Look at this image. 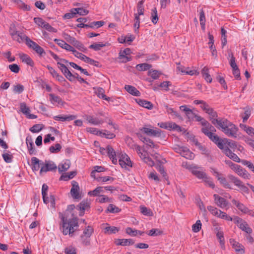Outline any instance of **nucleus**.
<instances>
[{
  "instance_id": "obj_28",
  "label": "nucleus",
  "mask_w": 254,
  "mask_h": 254,
  "mask_svg": "<svg viewBox=\"0 0 254 254\" xmlns=\"http://www.w3.org/2000/svg\"><path fill=\"white\" fill-rule=\"evenodd\" d=\"M125 88L129 93L133 96H139L140 94V92L135 87L131 85H126Z\"/></svg>"
},
{
  "instance_id": "obj_50",
  "label": "nucleus",
  "mask_w": 254,
  "mask_h": 254,
  "mask_svg": "<svg viewBox=\"0 0 254 254\" xmlns=\"http://www.w3.org/2000/svg\"><path fill=\"white\" fill-rule=\"evenodd\" d=\"M80 211H85L90 207V203L87 200L82 201L78 205Z\"/></svg>"
},
{
  "instance_id": "obj_57",
  "label": "nucleus",
  "mask_w": 254,
  "mask_h": 254,
  "mask_svg": "<svg viewBox=\"0 0 254 254\" xmlns=\"http://www.w3.org/2000/svg\"><path fill=\"white\" fill-rule=\"evenodd\" d=\"M229 56L231 57V59L229 62L230 65L233 69L238 68V67L236 63L235 58L234 57L232 53L229 54Z\"/></svg>"
},
{
  "instance_id": "obj_58",
  "label": "nucleus",
  "mask_w": 254,
  "mask_h": 254,
  "mask_svg": "<svg viewBox=\"0 0 254 254\" xmlns=\"http://www.w3.org/2000/svg\"><path fill=\"white\" fill-rule=\"evenodd\" d=\"M93 233V229L91 226H88L84 230L82 235L87 236V237H90Z\"/></svg>"
},
{
  "instance_id": "obj_34",
  "label": "nucleus",
  "mask_w": 254,
  "mask_h": 254,
  "mask_svg": "<svg viewBox=\"0 0 254 254\" xmlns=\"http://www.w3.org/2000/svg\"><path fill=\"white\" fill-rule=\"evenodd\" d=\"M26 141L29 154L30 155L35 154L36 151L34 147V144L32 139H28V138H26Z\"/></svg>"
},
{
  "instance_id": "obj_1",
  "label": "nucleus",
  "mask_w": 254,
  "mask_h": 254,
  "mask_svg": "<svg viewBox=\"0 0 254 254\" xmlns=\"http://www.w3.org/2000/svg\"><path fill=\"white\" fill-rule=\"evenodd\" d=\"M61 219L62 221L63 233L64 235L68 234L70 237L73 236V233L75 231L74 227H78L77 220L76 219H72L67 220L63 215H61Z\"/></svg>"
},
{
  "instance_id": "obj_41",
  "label": "nucleus",
  "mask_w": 254,
  "mask_h": 254,
  "mask_svg": "<svg viewBox=\"0 0 254 254\" xmlns=\"http://www.w3.org/2000/svg\"><path fill=\"white\" fill-rule=\"evenodd\" d=\"M151 21L153 24H156L158 21L157 10L156 7L151 10Z\"/></svg>"
},
{
  "instance_id": "obj_32",
  "label": "nucleus",
  "mask_w": 254,
  "mask_h": 254,
  "mask_svg": "<svg viewBox=\"0 0 254 254\" xmlns=\"http://www.w3.org/2000/svg\"><path fill=\"white\" fill-rule=\"evenodd\" d=\"M238 226L240 229L246 232L247 234H250L252 233V229L250 227L249 224L246 221Z\"/></svg>"
},
{
  "instance_id": "obj_15",
  "label": "nucleus",
  "mask_w": 254,
  "mask_h": 254,
  "mask_svg": "<svg viewBox=\"0 0 254 254\" xmlns=\"http://www.w3.org/2000/svg\"><path fill=\"white\" fill-rule=\"evenodd\" d=\"M131 53V50L129 48H126L123 51H121L119 53V58L122 60L123 63H127L131 61V58L127 56Z\"/></svg>"
},
{
  "instance_id": "obj_53",
  "label": "nucleus",
  "mask_w": 254,
  "mask_h": 254,
  "mask_svg": "<svg viewBox=\"0 0 254 254\" xmlns=\"http://www.w3.org/2000/svg\"><path fill=\"white\" fill-rule=\"evenodd\" d=\"M121 209L119 208V207H117L114 204H110L109 206L108 207L107 211L108 212L113 213H118L120 212Z\"/></svg>"
},
{
  "instance_id": "obj_13",
  "label": "nucleus",
  "mask_w": 254,
  "mask_h": 254,
  "mask_svg": "<svg viewBox=\"0 0 254 254\" xmlns=\"http://www.w3.org/2000/svg\"><path fill=\"white\" fill-rule=\"evenodd\" d=\"M20 108L21 112L25 115L29 119H34L37 118V116L34 114L30 113V110L28 107L27 106L25 103H21L20 105Z\"/></svg>"
},
{
  "instance_id": "obj_49",
  "label": "nucleus",
  "mask_w": 254,
  "mask_h": 254,
  "mask_svg": "<svg viewBox=\"0 0 254 254\" xmlns=\"http://www.w3.org/2000/svg\"><path fill=\"white\" fill-rule=\"evenodd\" d=\"M104 90L102 88H98L97 90L95 91L96 95L99 98H101L104 100L108 101L109 100V98H107L106 96L104 94Z\"/></svg>"
},
{
  "instance_id": "obj_59",
  "label": "nucleus",
  "mask_w": 254,
  "mask_h": 254,
  "mask_svg": "<svg viewBox=\"0 0 254 254\" xmlns=\"http://www.w3.org/2000/svg\"><path fill=\"white\" fill-rule=\"evenodd\" d=\"M201 228V223L200 220H198L196 223L192 226V230L195 233L198 232Z\"/></svg>"
},
{
  "instance_id": "obj_43",
  "label": "nucleus",
  "mask_w": 254,
  "mask_h": 254,
  "mask_svg": "<svg viewBox=\"0 0 254 254\" xmlns=\"http://www.w3.org/2000/svg\"><path fill=\"white\" fill-rule=\"evenodd\" d=\"M76 175V172L71 171L69 173H67L65 175H62L60 177V180L67 181L70 179L73 178Z\"/></svg>"
},
{
  "instance_id": "obj_31",
  "label": "nucleus",
  "mask_w": 254,
  "mask_h": 254,
  "mask_svg": "<svg viewBox=\"0 0 254 254\" xmlns=\"http://www.w3.org/2000/svg\"><path fill=\"white\" fill-rule=\"evenodd\" d=\"M119 231V228L115 226H107L104 229V233L105 234L110 235L116 234Z\"/></svg>"
},
{
  "instance_id": "obj_48",
  "label": "nucleus",
  "mask_w": 254,
  "mask_h": 254,
  "mask_svg": "<svg viewBox=\"0 0 254 254\" xmlns=\"http://www.w3.org/2000/svg\"><path fill=\"white\" fill-rule=\"evenodd\" d=\"M16 1L18 7L23 10L28 11L30 10V6L27 4H26L21 0H16Z\"/></svg>"
},
{
  "instance_id": "obj_45",
  "label": "nucleus",
  "mask_w": 254,
  "mask_h": 254,
  "mask_svg": "<svg viewBox=\"0 0 254 254\" xmlns=\"http://www.w3.org/2000/svg\"><path fill=\"white\" fill-rule=\"evenodd\" d=\"M128 146L132 149L135 150L136 152H139L140 146L134 143L131 139L128 138L127 140Z\"/></svg>"
},
{
  "instance_id": "obj_6",
  "label": "nucleus",
  "mask_w": 254,
  "mask_h": 254,
  "mask_svg": "<svg viewBox=\"0 0 254 254\" xmlns=\"http://www.w3.org/2000/svg\"><path fill=\"white\" fill-rule=\"evenodd\" d=\"M228 177L230 182L233 183L236 186L238 187L242 191L246 193L249 192L248 188L245 186L243 182L238 178L232 175H228Z\"/></svg>"
},
{
  "instance_id": "obj_33",
  "label": "nucleus",
  "mask_w": 254,
  "mask_h": 254,
  "mask_svg": "<svg viewBox=\"0 0 254 254\" xmlns=\"http://www.w3.org/2000/svg\"><path fill=\"white\" fill-rule=\"evenodd\" d=\"M70 162L66 160L64 163L60 164L58 166V170L60 172H64L67 170L70 167Z\"/></svg>"
},
{
  "instance_id": "obj_21",
  "label": "nucleus",
  "mask_w": 254,
  "mask_h": 254,
  "mask_svg": "<svg viewBox=\"0 0 254 254\" xmlns=\"http://www.w3.org/2000/svg\"><path fill=\"white\" fill-rule=\"evenodd\" d=\"M32 169L33 171H38L42 166L43 165V162L40 161L39 159L33 157L31 158Z\"/></svg>"
},
{
  "instance_id": "obj_54",
  "label": "nucleus",
  "mask_w": 254,
  "mask_h": 254,
  "mask_svg": "<svg viewBox=\"0 0 254 254\" xmlns=\"http://www.w3.org/2000/svg\"><path fill=\"white\" fill-rule=\"evenodd\" d=\"M62 149V146L59 143H57L55 146H51L49 148V150L52 153H56L60 151Z\"/></svg>"
},
{
  "instance_id": "obj_8",
  "label": "nucleus",
  "mask_w": 254,
  "mask_h": 254,
  "mask_svg": "<svg viewBox=\"0 0 254 254\" xmlns=\"http://www.w3.org/2000/svg\"><path fill=\"white\" fill-rule=\"evenodd\" d=\"M57 167L56 165L51 161H45V162H43V166H41L40 170V174L43 173H46L48 171H52L56 170Z\"/></svg>"
},
{
  "instance_id": "obj_29",
  "label": "nucleus",
  "mask_w": 254,
  "mask_h": 254,
  "mask_svg": "<svg viewBox=\"0 0 254 254\" xmlns=\"http://www.w3.org/2000/svg\"><path fill=\"white\" fill-rule=\"evenodd\" d=\"M230 243L232 244L233 247L235 251L240 252L241 254L244 253V247L233 239H230Z\"/></svg>"
},
{
  "instance_id": "obj_63",
  "label": "nucleus",
  "mask_w": 254,
  "mask_h": 254,
  "mask_svg": "<svg viewBox=\"0 0 254 254\" xmlns=\"http://www.w3.org/2000/svg\"><path fill=\"white\" fill-rule=\"evenodd\" d=\"M143 4V0L140 1L138 2V4H137L138 13H136V14H138L139 15H143L144 8Z\"/></svg>"
},
{
  "instance_id": "obj_16",
  "label": "nucleus",
  "mask_w": 254,
  "mask_h": 254,
  "mask_svg": "<svg viewBox=\"0 0 254 254\" xmlns=\"http://www.w3.org/2000/svg\"><path fill=\"white\" fill-rule=\"evenodd\" d=\"M60 47L64 49L67 51L72 52L74 54L75 50L72 46L66 43L64 40L55 39L54 40Z\"/></svg>"
},
{
  "instance_id": "obj_27",
  "label": "nucleus",
  "mask_w": 254,
  "mask_h": 254,
  "mask_svg": "<svg viewBox=\"0 0 254 254\" xmlns=\"http://www.w3.org/2000/svg\"><path fill=\"white\" fill-rule=\"evenodd\" d=\"M201 74L204 79L209 83L212 82V79L209 74V68L207 66H204L201 70Z\"/></svg>"
},
{
  "instance_id": "obj_47",
  "label": "nucleus",
  "mask_w": 254,
  "mask_h": 254,
  "mask_svg": "<svg viewBox=\"0 0 254 254\" xmlns=\"http://www.w3.org/2000/svg\"><path fill=\"white\" fill-rule=\"evenodd\" d=\"M12 38L13 39L17 41L18 42H20L21 41L23 40V39H25L26 36H24L23 37H22L21 36L19 35V34H18V32L17 31H13L10 33Z\"/></svg>"
},
{
  "instance_id": "obj_3",
  "label": "nucleus",
  "mask_w": 254,
  "mask_h": 254,
  "mask_svg": "<svg viewBox=\"0 0 254 254\" xmlns=\"http://www.w3.org/2000/svg\"><path fill=\"white\" fill-rule=\"evenodd\" d=\"M238 128L232 123L229 122L222 130L228 137L237 138Z\"/></svg>"
},
{
  "instance_id": "obj_52",
  "label": "nucleus",
  "mask_w": 254,
  "mask_h": 254,
  "mask_svg": "<svg viewBox=\"0 0 254 254\" xmlns=\"http://www.w3.org/2000/svg\"><path fill=\"white\" fill-rule=\"evenodd\" d=\"M74 13L79 14L80 15H85L88 13V10L83 8H76L73 9Z\"/></svg>"
},
{
  "instance_id": "obj_40",
  "label": "nucleus",
  "mask_w": 254,
  "mask_h": 254,
  "mask_svg": "<svg viewBox=\"0 0 254 254\" xmlns=\"http://www.w3.org/2000/svg\"><path fill=\"white\" fill-rule=\"evenodd\" d=\"M151 66V64L147 63H143L137 64L136 68L139 71H145L149 69Z\"/></svg>"
},
{
  "instance_id": "obj_37",
  "label": "nucleus",
  "mask_w": 254,
  "mask_h": 254,
  "mask_svg": "<svg viewBox=\"0 0 254 254\" xmlns=\"http://www.w3.org/2000/svg\"><path fill=\"white\" fill-rule=\"evenodd\" d=\"M181 155L188 159H192L194 157L193 153L191 152L186 147H184V150L182 151Z\"/></svg>"
},
{
  "instance_id": "obj_10",
  "label": "nucleus",
  "mask_w": 254,
  "mask_h": 254,
  "mask_svg": "<svg viewBox=\"0 0 254 254\" xmlns=\"http://www.w3.org/2000/svg\"><path fill=\"white\" fill-rule=\"evenodd\" d=\"M213 197L215 203L218 207L221 208H224L228 205V201L224 197H222L217 194H214Z\"/></svg>"
},
{
  "instance_id": "obj_23",
  "label": "nucleus",
  "mask_w": 254,
  "mask_h": 254,
  "mask_svg": "<svg viewBox=\"0 0 254 254\" xmlns=\"http://www.w3.org/2000/svg\"><path fill=\"white\" fill-rule=\"evenodd\" d=\"M206 114L209 115V119L213 125L215 124V122H216L217 120L219 118L217 113L212 108L209 109Z\"/></svg>"
},
{
  "instance_id": "obj_14",
  "label": "nucleus",
  "mask_w": 254,
  "mask_h": 254,
  "mask_svg": "<svg viewBox=\"0 0 254 254\" xmlns=\"http://www.w3.org/2000/svg\"><path fill=\"white\" fill-rule=\"evenodd\" d=\"M142 131L144 132L146 134L150 136H161L162 135V131L160 129H153L147 127H142L140 129Z\"/></svg>"
},
{
  "instance_id": "obj_24",
  "label": "nucleus",
  "mask_w": 254,
  "mask_h": 254,
  "mask_svg": "<svg viewBox=\"0 0 254 254\" xmlns=\"http://www.w3.org/2000/svg\"><path fill=\"white\" fill-rule=\"evenodd\" d=\"M235 171L239 176L244 179H250V175L245 169H243L241 166L239 165V167H238Z\"/></svg>"
},
{
  "instance_id": "obj_22",
  "label": "nucleus",
  "mask_w": 254,
  "mask_h": 254,
  "mask_svg": "<svg viewBox=\"0 0 254 254\" xmlns=\"http://www.w3.org/2000/svg\"><path fill=\"white\" fill-rule=\"evenodd\" d=\"M107 151L110 158L112 159L113 164H117L118 160L116 158V154L114 149L110 145L107 147Z\"/></svg>"
},
{
  "instance_id": "obj_36",
  "label": "nucleus",
  "mask_w": 254,
  "mask_h": 254,
  "mask_svg": "<svg viewBox=\"0 0 254 254\" xmlns=\"http://www.w3.org/2000/svg\"><path fill=\"white\" fill-rule=\"evenodd\" d=\"M71 44L81 52H86L87 51V48L81 42L76 40V39L73 40Z\"/></svg>"
},
{
  "instance_id": "obj_38",
  "label": "nucleus",
  "mask_w": 254,
  "mask_h": 254,
  "mask_svg": "<svg viewBox=\"0 0 254 254\" xmlns=\"http://www.w3.org/2000/svg\"><path fill=\"white\" fill-rule=\"evenodd\" d=\"M224 146H228L229 148L234 149L237 148L236 142L234 141H231L227 138H224Z\"/></svg>"
},
{
  "instance_id": "obj_42",
  "label": "nucleus",
  "mask_w": 254,
  "mask_h": 254,
  "mask_svg": "<svg viewBox=\"0 0 254 254\" xmlns=\"http://www.w3.org/2000/svg\"><path fill=\"white\" fill-rule=\"evenodd\" d=\"M199 21L201 29L204 30L205 28V17L204 12L202 9L200 11Z\"/></svg>"
},
{
  "instance_id": "obj_62",
  "label": "nucleus",
  "mask_w": 254,
  "mask_h": 254,
  "mask_svg": "<svg viewBox=\"0 0 254 254\" xmlns=\"http://www.w3.org/2000/svg\"><path fill=\"white\" fill-rule=\"evenodd\" d=\"M106 46V44H98V43H94L89 46V48L90 49H92L94 50L95 51H99L102 48Z\"/></svg>"
},
{
  "instance_id": "obj_39",
  "label": "nucleus",
  "mask_w": 254,
  "mask_h": 254,
  "mask_svg": "<svg viewBox=\"0 0 254 254\" xmlns=\"http://www.w3.org/2000/svg\"><path fill=\"white\" fill-rule=\"evenodd\" d=\"M20 59L23 62L29 65L32 66L33 62L31 59L27 55L23 54L20 56Z\"/></svg>"
},
{
  "instance_id": "obj_30",
  "label": "nucleus",
  "mask_w": 254,
  "mask_h": 254,
  "mask_svg": "<svg viewBox=\"0 0 254 254\" xmlns=\"http://www.w3.org/2000/svg\"><path fill=\"white\" fill-rule=\"evenodd\" d=\"M54 119L56 121L64 122L66 121H71L74 120L75 118V116L69 115L66 116H63L62 115L56 116L54 117Z\"/></svg>"
},
{
  "instance_id": "obj_64",
  "label": "nucleus",
  "mask_w": 254,
  "mask_h": 254,
  "mask_svg": "<svg viewBox=\"0 0 254 254\" xmlns=\"http://www.w3.org/2000/svg\"><path fill=\"white\" fill-rule=\"evenodd\" d=\"M160 74L161 73L156 70H150L148 71V75L151 76L153 79L158 78Z\"/></svg>"
},
{
  "instance_id": "obj_11",
  "label": "nucleus",
  "mask_w": 254,
  "mask_h": 254,
  "mask_svg": "<svg viewBox=\"0 0 254 254\" xmlns=\"http://www.w3.org/2000/svg\"><path fill=\"white\" fill-rule=\"evenodd\" d=\"M223 152L229 158L236 162H240L241 159L239 157L233 153L228 146H224L223 149H221Z\"/></svg>"
},
{
  "instance_id": "obj_5",
  "label": "nucleus",
  "mask_w": 254,
  "mask_h": 254,
  "mask_svg": "<svg viewBox=\"0 0 254 254\" xmlns=\"http://www.w3.org/2000/svg\"><path fill=\"white\" fill-rule=\"evenodd\" d=\"M119 162L120 166L125 169L132 167V162L129 157L126 153L118 155Z\"/></svg>"
},
{
  "instance_id": "obj_17",
  "label": "nucleus",
  "mask_w": 254,
  "mask_h": 254,
  "mask_svg": "<svg viewBox=\"0 0 254 254\" xmlns=\"http://www.w3.org/2000/svg\"><path fill=\"white\" fill-rule=\"evenodd\" d=\"M72 188L70 190V193L74 198L78 199L80 196L79 193V187L78 183L75 181L72 182Z\"/></svg>"
},
{
  "instance_id": "obj_7",
  "label": "nucleus",
  "mask_w": 254,
  "mask_h": 254,
  "mask_svg": "<svg viewBox=\"0 0 254 254\" xmlns=\"http://www.w3.org/2000/svg\"><path fill=\"white\" fill-rule=\"evenodd\" d=\"M25 40L27 45L29 48L34 50L37 54L42 55L43 54L45 53L44 49L36 42L31 40L29 38L26 37Z\"/></svg>"
},
{
  "instance_id": "obj_44",
  "label": "nucleus",
  "mask_w": 254,
  "mask_h": 254,
  "mask_svg": "<svg viewBox=\"0 0 254 254\" xmlns=\"http://www.w3.org/2000/svg\"><path fill=\"white\" fill-rule=\"evenodd\" d=\"M100 136L105 137L108 139H112L115 137L116 135L107 130H104L103 131H101V133L100 134Z\"/></svg>"
},
{
  "instance_id": "obj_56",
  "label": "nucleus",
  "mask_w": 254,
  "mask_h": 254,
  "mask_svg": "<svg viewBox=\"0 0 254 254\" xmlns=\"http://www.w3.org/2000/svg\"><path fill=\"white\" fill-rule=\"evenodd\" d=\"M57 64L58 65V67L60 68L64 75L66 74V73H67L68 71H69V70L67 68L66 66L64 64V63L58 61L57 62Z\"/></svg>"
},
{
  "instance_id": "obj_2",
  "label": "nucleus",
  "mask_w": 254,
  "mask_h": 254,
  "mask_svg": "<svg viewBox=\"0 0 254 254\" xmlns=\"http://www.w3.org/2000/svg\"><path fill=\"white\" fill-rule=\"evenodd\" d=\"M201 131L212 141L215 143L219 149H223L224 139L220 138L217 134L213 133V132H215L216 131L215 127L214 130L213 129V130H211L207 128H201Z\"/></svg>"
},
{
  "instance_id": "obj_19",
  "label": "nucleus",
  "mask_w": 254,
  "mask_h": 254,
  "mask_svg": "<svg viewBox=\"0 0 254 254\" xmlns=\"http://www.w3.org/2000/svg\"><path fill=\"white\" fill-rule=\"evenodd\" d=\"M85 119L89 123L94 125H99L103 123V121L101 119L92 116L86 115Z\"/></svg>"
},
{
  "instance_id": "obj_60",
  "label": "nucleus",
  "mask_w": 254,
  "mask_h": 254,
  "mask_svg": "<svg viewBox=\"0 0 254 254\" xmlns=\"http://www.w3.org/2000/svg\"><path fill=\"white\" fill-rule=\"evenodd\" d=\"M111 199V198H109L108 196L105 195H101L96 199V201L100 203L110 202L112 201Z\"/></svg>"
},
{
  "instance_id": "obj_35",
  "label": "nucleus",
  "mask_w": 254,
  "mask_h": 254,
  "mask_svg": "<svg viewBox=\"0 0 254 254\" xmlns=\"http://www.w3.org/2000/svg\"><path fill=\"white\" fill-rule=\"evenodd\" d=\"M104 188L102 187H97L95 190L88 192V194L90 196H99L100 193H104Z\"/></svg>"
},
{
  "instance_id": "obj_20",
  "label": "nucleus",
  "mask_w": 254,
  "mask_h": 254,
  "mask_svg": "<svg viewBox=\"0 0 254 254\" xmlns=\"http://www.w3.org/2000/svg\"><path fill=\"white\" fill-rule=\"evenodd\" d=\"M214 173L216 174V177H217L218 180L221 183V184L226 189H232V186L230 184V183L227 181L226 179L224 177H220L219 174L216 170L214 171Z\"/></svg>"
},
{
  "instance_id": "obj_25",
  "label": "nucleus",
  "mask_w": 254,
  "mask_h": 254,
  "mask_svg": "<svg viewBox=\"0 0 254 254\" xmlns=\"http://www.w3.org/2000/svg\"><path fill=\"white\" fill-rule=\"evenodd\" d=\"M136 102L139 105L148 109H152L153 108V104L149 101L138 99L136 100Z\"/></svg>"
},
{
  "instance_id": "obj_18",
  "label": "nucleus",
  "mask_w": 254,
  "mask_h": 254,
  "mask_svg": "<svg viewBox=\"0 0 254 254\" xmlns=\"http://www.w3.org/2000/svg\"><path fill=\"white\" fill-rule=\"evenodd\" d=\"M229 122L230 121L226 118H219L213 125L222 131Z\"/></svg>"
},
{
  "instance_id": "obj_46",
  "label": "nucleus",
  "mask_w": 254,
  "mask_h": 254,
  "mask_svg": "<svg viewBox=\"0 0 254 254\" xmlns=\"http://www.w3.org/2000/svg\"><path fill=\"white\" fill-rule=\"evenodd\" d=\"M140 212L144 215L151 216L153 215V213L151 209L147 208L144 206H140Z\"/></svg>"
},
{
  "instance_id": "obj_55",
  "label": "nucleus",
  "mask_w": 254,
  "mask_h": 254,
  "mask_svg": "<svg viewBox=\"0 0 254 254\" xmlns=\"http://www.w3.org/2000/svg\"><path fill=\"white\" fill-rule=\"evenodd\" d=\"M57 64L58 65V67L60 68L64 75L66 74V73H67L68 71H69V70L67 68L66 66L64 64V63L58 61L57 62Z\"/></svg>"
},
{
  "instance_id": "obj_51",
  "label": "nucleus",
  "mask_w": 254,
  "mask_h": 254,
  "mask_svg": "<svg viewBox=\"0 0 254 254\" xmlns=\"http://www.w3.org/2000/svg\"><path fill=\"white\" fill-rule=\"evenodd\" d=\"M43 128L42 124H35L29 129L30 131L33 133H37L40 131Z\"/></svg>"
},
{
  "instance_id": "obj_61",
  "label": "nucleus",
  "mask_w": 254,
  "mask_h": 254,
  "mask_svg": "<svg viewBox=\"0 0 254 254\" xmlns=\"http://www.w3.org/2000/svg\"><path fill=\"white\" fill-rule=\"evenodd\" d=\"M207 209L211 212L212 215L217 217L218 216L219 212L221 211L220 210L218 209L217 208L212 206H207Z\"/></svg>"
},
{
  "instance_id": "obj_4",
  "label": "nucleus",
  "mask_w": 254,
  "mask_h": 254,
  "mask_svg": "<svg viewBox=\"0 0 254 254\" xmlns=\"http://www.w3.org/2000/svg\"><path fill=\"white\" fill-rule=\"evenodd\" d=\"M187 168L190 170L193 175L199 179L206 178V174L202 171V168L199 166L193 164L188 165Z\"/></svg>"
},
{
  "instance_id": "obj_12",
  "label": "nucleus",
  "mask_w": 254,
  "mask_h": 254,
  "mask_svg": "<svg viewBox=\"0 0 254 254\" xmlns=\"http://www.w3.org/2000/svg\"><path fill=\"white\" fill-rule=\"evenodd\" d=\"M194 118L195 119L196 121L200 122L201 125L203 126L201 128H207L210 129L211 130H212V129L214 130V127L207 121H206L201 116L195 114Z\"/></svg>"
},
{
  "instance_id": "obj_26",
  "label": "nucleus",
  "mask_w": 254,
  "mask_h": 254,
  "mask_svg": "<svg viewBox=\"0 0 254 254\" xmlns=\"http://www.w3.org/2000/svg\"><path fill=\"white\" fill-rule=\"evenodd\" d=\"M193 103L196 105L201 104L200 108L206 113L211 108L206 102L203 100H195L193 101Z\"/></svg>"
},
{
  "instance_id": "obj_9",
  "label": "nucleus",
  "mask_w": 254,
  "mask_h": 254,
  "mask_svg": "<svg viewBox=\"0 0 254 254\" xmlns=\"http://www.w3.org/2000/svg\"><path fill=\"white\" fill-rule=\"evenodd\" d=\"M73 55H74V56H75L77 58L80 59V60L84 61L85 62H86L87 63H89L91 64H92V65H94L95 66H98L99 63L97 61H96L86 56L85 55L82 54L81 53L77 52V51H75V52H74V53Z\"/></svg>"
}]
</instances>
